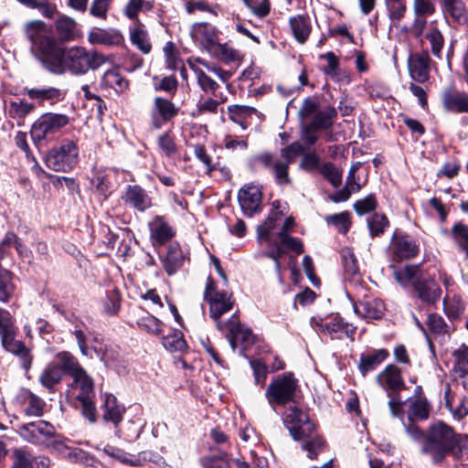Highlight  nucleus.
Masks as SVG:
<instances>
[{"mask_svg": "<svg viewBox=\"0 0 468 468\" xmlns=\"http://www.w3.org/2000/svg\"><path fill=\"white\" fill-rule=\"evenodd\" d=\"M55 30L61 42H72L83 37L77 21L66 15H60L55 21Z\"/></svg>", "mask_w": 468, "mask_h": 468, "instance_id": "f3484780", "label": "nucleus"}, {"mask_svg": "<svg viewBox=\"0 0 468 468\" xmlns=\"http://www.w3.org/2000/svg\"><path fill=\"white\" fill-rule=\"evenodd\" d=\"M420 36H423L424 39L429 42L432 55L437 58H441V50L444 47V37L437 27L435 21H431L430 24L427 23V26Z\"/></svg>", "mask_w": 468, "mask_h": 468, "instance_id": "c85d7f7f", "label": "nucleus"}, {"mask_svg": "<svg viewBox=\"0 0 468 468\" xmlns=\"http://www.w3.org/2000/svg\"><path fill=\"white\" fill-rule=\"evenodd\" d=\"M229 330V340L232 349L247 350L252 347L254 344H258L257 337L252 334L250 329L243 328L236 315L226 324Z\"/></svg>", "mask_w": 468, "mask_h": 468, "instance_id": "ddd939ff", "label": "nucleus"}, {"mask_svg": "<svg viewBox=\"0 0 468 468\" xmlns=\"http://www.w3.org/2000/svg\"><path fill=\"white\" fill-rule=\"evenodd\" d=\"M427 325L434 335H444L449 333V327L445 324L444 319L436 314H430L428 315Z\"/></svg>", "mask_w": 468, "mask_h": 468, "instance_id": "052dcab7", "label": "nucleus"}, {"mask_svg": "<svg viewBox=\"0 0 468 468\" xmlns=\"http://www.w3.org/2000/svg\"><path fill=\"white\" fill-rule=\"evenodd\" d=\"M413 11L416 18L412 25V30L416 37H420L426 26V17L433 15L436 11L435 0H414Z\"/></svg>", "mask_w": 468, "mask_h": 468, "instance_id": "a211bd4d", "label": "nucleus"}, {"mask_svg": "<svg viewBox=\"0 0 468 468\" xmlns=\"http://www.w3.org/2000/svg\"><path fill=\"white\" fill-rule=\"evenodd\" d=\"M336 116L337 112L335 108L328 106L321 111H318L314 116L310 124L318 130L328 129L333 125L334 119Z\"/></svg>", "mask_w": 468, "mask_h": 468, "instance_id": "79ce46f5", "label": "nucleus"}, {"mask_svg": "<svg viewBox=\"0 0 468 468\" xmlns=\"http://www.w3.org/2000/svg\"><path fill=\"white\" fill-rule=\"evenodd\" d=\"M183 252L177 246H170L165 257L163 259V266L168 275L174 274L183 263Z\"/></svg>", "mask_w": 468, "mask_h": 468, "instance_id": "e433bc0d", "label": "nucleus"}, {"mask_svg": "<svg viewBox=\"0 0 468 468\" xmlns=\"http://www.w3.org/2000/svg\"><path fill=\"white\" fill-rule=\"evenodd\" d=\"M98 451L101 452L103 454L110 457L113 461H117L122 463H131L129 454L122 449L107 444L101 449L98 448Z\"/></svg>", "mask_w": 468, "mask_h": 468, "instance_id": "e2e57ef3", "label": "nucleus"}, {"mask_svg": "<svg viewBox=\"0 0 468 468\" xmlns=\"http://www.w3.org/2000/svg\"><path fill=\"white\" fill-rule=\"evenodd\" d=\"M367 226L372 237L379 236L388 226V220L385 215L375 213L367 218Z\"/></svg>", "mask_w": 468, "mask_h": 468, "instance_id": "6e6d98bb", "label": "nucleus"}, {"mask_svg": "<svg viewBox=\"0 0 468 468\" xmlns=\"http://www.w3.org/2000/svg\"><path fill=\"white\" fill-rule=\"evenodd\" d=\"M213 50L214 51H211L209 55L227 64L241 59L239 51L228 44L218 42Z\"/></svg>", "mask_w": 468, "mask_h": 468, "instance_id": "a18cd8bd", "label": "nucleus"}, {"mask_svg": "<svg viewBox=\"0 0 468 468\" xmlns=\"http://www.w3.org/2000/svg\"><path fill=\"white\" fill-rule=\"evenodd\" d=\"M45 402L34 394H29L27 398V406L25 413L28 416L40 417L43 414Z\"/></svg>", "mask_w": 468, "mask_h": 468, "instance_id": "774afa93", "label": "nucleus"}, {"mask_svg": "<svg viewBox=\"0 0 468 468\" xmlns=\"http://www.w3.org/2000/svg\"><path fill=\"white\" fill-rule=\"evenodd\" d=\"M27 94L30 99L37 100L39 103L48 101L51 104L62 101L65 97V93L60 89L55 87L28 89Z\"/></svg>", "mask_w": 468, "mask_h": 468, "instance_id": "473e14b6", "label": "nucleus"}, {"mask_svg": "<svg viewBox=\"0 0 468 468\" xmlns=\"http://www.w3.org/2000/svg\"><path fill=\"white\" fill-rule=\"evenodd\" d=\"M69 123V117L61 113L47 112L33 123L30 134L35 143L49 140Z\"/></svg>", "mask_w": 468, "mask_h": 468, "instance_id": "1a4fd4ad", "label": "nucleus"}, {"mask_svg": "<svg viewBox=\"0 0 468 468\" xmlns=\"http://www.w3.org/2000/svg\"><path fill=\"white\" fill-rule=\"evenodd\" d=\"M178 112L176 105L167 99L156 97L151 110V122L155 129L173 119Z\"/></svg>", "mask_w": 468, "mask_h": 468, "instance_id": "2eb2a0df", "label": "nucleus"}, {"mask_svg": "<svg viewBox=\"0 0 468 468\" xmlns=\"http://www.w3.org/2000/svg\"><path fill=\"white\" fill-rule=\"evenodd\" d=\"M150 238L153 244H165L174 236V231L162 216H155L149 222Z\"/></svg>", "mask_w": 468, "mask_h": 468, "instance_id": "4be33fe9", "label": "nucleus"}, {"mask_svg": "<svg viewBox=\"0 0 468 468\" xmlns=\"http://www.w3.org/2000/svg\"><path fill=\"white\" fill-rule=\"evenodd\" d=\"M303 151V146L299 142H294L281 149L280 157H275L268 152L254 155L251 158L250 165L253 167L262 166L268 169L278 186H288L292 183L289 165Z\"/></svg>", "mask_w": 468, "mask_h": 468, "instance_id": "20e7f679", "label": "nucleus"}, {"mask_svg": "<svg viewBox=\"0 0 468 468\" xmlns=\"http://www.w3.org/2000/svg\"><path fill=\"white\" fill-rule=\"evenodd\" d=\"M442 104L448 112L468 113V93L446 90L442 94Z\"/></svg>", "mask_w": 468, "mask_h": 468, "instance_id": "a878e982", "label": "nucleus"}, {"mask_svg": "<svg viewBox=\"0 0 468 468\" xmlns=\"http://www.w3.org/2000/svg\"><path fill=\"white\" fill-rule=\"evenodd\" d=\"M102 410L103 420L117 426L122 420L125 409L118 403L117 399L113 395L105 394Z\"/></svg>", "mask_w": 468, "mask_h": 468, "instance_id": "c756f323", "label": "nucleus"}, {"mask_svg": "<svg viewBox=\"0 0 468 468\" xmlns=\"http://www.w3.org/2000/svg\"><path fill=\"white\" fill-rule=\"evenodd\" d=\"M429 416V406L426 400L415 399L409 401L408 418L410 421L425 420Z\"/></svg>", "mask_w": 468, "mask_h": 468, "instance_id": "8fccbe9b", "label": "nucleus"}, {"mask_svg": "<svg viewBox=\"0 0 468 468\" xmlns=\"http://www.w3.org/2000/svg\"><path fill=\"white\" fill-rule=\"evenodd\" d=\"M24 34L31 44V55L42 67L58 43V39L51 35L48 26L39 19L27 21L24 25Z\"/></svg>", "mask_w": 468, "mask_h": 468, "instance_id": "423d86ee", "label": "nucleus"}, {"mask_svg": "<svg viewBox=\"0 0 468 468\" xmlns=\"http://www.w3.org/2000/svg\"><path fill=\"white\" fill-rule=\"evenodd\" d=\"M421 452L436 464L442 463L447 455L462 460L468 453V437L455 433L452 427L438 421L430 427Z\"/></svg>", "mask_w": 468, "mask_h": 468, "instance_id": "f03ea898", "label": "nucleus"}, {"mask_svg": "<svg viewBox=\"0 0 468 468\" xmlns=\"http://www.w3.org/2000/svg\"><path fill=\"white\" fill-rule=\"evenodd\" d=\"M271 209L266 219L257 228V239L259 242H265L267 245H277L278 233L284 221L283 214L280 210V202L273 201Z\"/></svg>", "mask_w": 468, "mask_h": 468, "instance_id": "9d476101", "label": "nucleus"}, {"mask_svg": "<svg viewBox=\"0 0 468 468\" xmlns=\"http://www.w3.org/2000/svg\"><path fill=\"white\" fill-rule=\"evenodd\" d=\"M238 200L245 216L259 214L261 211L262 187L253 183L245 184L238 192Z\"/></svg>", "mask_w": 468, "mask_h": 468, "instance_id": "f8f14e48", "label": "nucleus"}, {"mask_svg": "<svg viewBox=\"0 0 468 468\" xmlns=\"http://www.w3.org/2000/svg\"><path fill=\"white\" fill-rule=\"evenodd\" d=\"M102 82L117 92H122L128 87V80L116 69L107 70L102 76Z\"/></svg>", "mask_w": 468, "mask_h": 468, "instance_id": "de8ad7c7", "label": "nucleus"}, {"mask_svg": "<svg viewBox=\"0 0 468 468\" xmlns=\"http://www.w3.org/2000/svg\"><path fill=\"white\" fill-rule=\"evenodd\" d=\"M61 355L58 359L62 363L66 374L73 378L72 386L80 390L77 399L80 403L81 413L90 422L94 423L97 420V415L96 407L93 402V381L71 353H61Z\"/></svg>", "mask_w": 468, "mask_h": 468, "instance_id": "7ed1b4c3", "label": "nucleus"}, {"mask_svg": "<svg viewBox=\"0 0 468 468\" xmlns=\"http://www.w3.org/2000/svg\"><path fill=\"white\" fill-rule=\"evenodd\" d=\"M450 235L458 249L464 253L465 259L468 260V225L463 222L455 223Z\"/></svg>", "mask_w": 468, "mask_h": 468, "instance_id": "ea45409f", "label": "nucleus"}, {"mask_svg": "<svg viewBox=\"0 0 468 468\" xmlns=\"http://www.w3.org/2000/svg\"><path fill=\"white\" fill-rule=\"evenodd\" d=\"M420 269L418 266L413 265H407L399 270L394 271V277L398 282L400 284H407L409 282H412L414 284V282Z\"/></svg>", "mask_w": 468, "mask_h": 468, "instance_id": "13d9d810", "label": "nucleus"}, {"mask_svg": "<svg viewBox=\"0 0 468 468\" xmlns=\"http://www.w3.org/2000/svg\"><path fill=\"white\" fill-rule=\"evenodd\" d=\"M24 330L28 337L33 338V333H37L40 338L48 343L53 327L47 321L38 319L33 323L25 324Z\"/></svg>", "mask_w": 468, "mask_h": 468, "instance_id": "37998d69", "label": "nucleus"}, {"mask_svg": "<svg viewBox=\"0 0 468 468\" xmlns=\"http://www.w3.org/2000/svg\"><path fill=\"white\" fill-rule=\"evenodd\" d=\"M122 198L125 204L139 211H144L152 205L151 197L146 191L137 185L128 186Z\"/></svg>", "mask_w": 468, "mask_h": 468, "instance_id": "5701e85b", "label": "nucleus"}, {"mask_svg": "<svg viewBox=\"0 0 468 468\" xmlns=\"http://www.w3.org/2000/svg\"><path fill=\"white\" fill-rule=\"evenodd\" d=\"M106 63V58L95 49L84 46H66L58 41L42 68L50 74L62 76L69 73L83 76L95 71Z\"/></svg>", "mask_w": 468, "mask_h": 468, "instance_id": "f257e3e1", "label": "nucleus"}, {"mask_svg": "<svg viewBox=\"0 0 468 468\" xmlns=\"http://www.w3.org/2000/svg\"><path fill=\"white\" fill-rule=\"evenodd\" d=\"M158 148L165 157H172L177 153V146L171 133L165 132L157 139Z\"/></svg>", "mask_w": 468, "mask_h": 468, "instance_id": "5fc2aeb1", "label": "nucleus"}, {"mask_svg": "<svg viewBox=\"0 0 468 468\" xmlns=\"http://www.w3.org/2000/svg\"><path fill=\"white\" fill-rule=\"evenodd\" d=\"M130 39L143 53L148 54L151 51L152 45L149 41L148 34L143 28L141 23H138L136 27L131 29Z\"/></svg>", "mask_w": 468, "mask_h": 468, "instance_id": "c03bdc74", "label": "nucleus"}, {"mask_svg": "<svg viewBox=\"0 0 468 468\" xmlns=\"http://www.w3.org/2000/svg\"><path fill=\"white\" fill-rule=\"evenodd\" d=\"M392 250L398 261L412 258L418 253V246L406 236L395 235L392 239Z\"/></svg>", "mask_w": 468, "mask_h": 468, "instance_id": "cd10ccee", "label": "nucleus"}, {"mask_svg": "<svg viewBox=\"0 0 468 468\" xmlns=\"http://www.w3.org/2000/svg\"><path fill=\"white\" fill-rule=\"evenodd\" d=\"M388 353H370L362 355L358 368L363 376L367 372L374 370L379 366L387 357Z\"/></svg>", "mask_w": 468, "mask_h": 468, "instance_id": "09e8293b", "label": "nucleus"}, {"mask_svg": "<svg viewBox=\"0 0 468 468\" xmlns=\"http://www.w3.org/2000/svg\"><path fill=\"white\" fill-rule=\"evenodd\" d=\"M60 356H62L61 353H58L56 363L48 365L40 376L41 384L49 390L53 389V387L60 381L62 375L66 373L58 359Z\"/></svg>", "mask_w": 468, "mask_h": 468, "instance_id": "72a5a7b5", "label": "nucleus"}, {"mask_svg": "<svg viewBox=\"0 0 468 468\" xmlns=\"http://www.w3.org/2000/svg\"><path fill=\"white\" fill-rule=\"evenodd\" d=\"M154 7V1L149 0H128L123 7V14L131 20L140 23L138 15L143 11H150Z\"/></svg>", "mask_w": 468, "mask_h": 468, "instance_id": "a19ab883", "label": "nucleus"}, {"mask_svg": "<svg viewBox=\"0 0 468 468\" xmlns=\"http://www.w3.org/2000/svg\"><path fill=\"white\" fill-rule=\"evenodd\" d=\"M55 428L45 420H37L18 426L17 433L25 441L33 444L48 442L55 435Z\"/></svg>", "mask_w": 468, "mask_h": 468, "instance_id": "9b49d317", "label": "nucleus"}, {"mask_svg": "<svg viewBox=\"0 0 468 468\" xmlns=\"http://www.w3.org/2000/svg\"><path fill=\"white\" fill-rule=\"evenodd\" d=\"M250 364L253 371L255 384L263 387L268 375L267 366L259 359L250 360Z\"/></svg>", "mask_w": 468, "mask_h": 468, "instance_id": "69168bd1", "label": "nucleus"}, {"mask_svg": "<svg viewBox=\"0 0 468 468\" xmlns=\"http://www.w3.org/2000/svg\"><path fill=\"white\" fill-rule=\"evenodd\" d=\"M283 422L294 440L310 438V441L303 445V449L308 452L310 459L314 458L324 442L319 437H312L314 424L310 420L308 415L297 407L292 406L286 410Z\"/></svg>", "mask_w": 468, "mask_h": 468, "instance_id": "39448f33", "label": "nucleus"}, {"mask_svg": "<svg viewBox=\"0 0 468 468\" xmlns=\"http://www.w3.org/2000/svg\"><path fill=\"white\" fill-rule=\"evenodd\" d=\"M298 389V379L293 373L286 372L277 376L268 386L265 396L269 405L275 410L277 405L293 402Z\"/></svg>", "mask_w": 468, "mask_h": 468, "instance_id": "0eeeda50", "label": "nucleus"}, {"mask_svg": "<svg viewBox=\"0 0 468 468\" xmlns=\"http://www.w3.org/2000/svg\"><path fill=\"white\" fill-rule=\"evenodd\" d=\"M293 228V218H286L281 227V229L277 231L279 237L278 242L282 248L283 247L292 251H294L297 254H301L303 252V244L302 240L298 238H294L289 235V233L292 231Z\"/></svg>", "mask_w": 468, "mask_h": 468, "instance_id": "aec40b11", "label": "nucleus"}, {"mask_svg": "<svg viewBox=\"0 0 468 468\" xmlns=\"http://www.w3.org/2000/svg\"><path fill=\"white\" fill-rule=\"evenodd\" d=\"M79 149L70 140H65L58 147L48 151L45 157L47 166L57 172H68L78 164Z\"/></svg>", "mask_w": 468, "mask_h": 468, "instance_id": "6e6552de", "label": "nucleus"}, {"mask_svg": "<svg viewBox=\"0 0 468 468\" xmlns=\"http://www.w3.org/2000/svg\"><path fill=\"white\" fill-rule=\"evenodd\" d=\"M450 235L458 249L464 253L465 259L468 260V225L463 222L455 223Z\"/></svg>", "mask_w": 468, "mask_h": 468, "instance_id": "58836bf2", "label": "nucleus"}, {"mask_svg": "<svg viewBox=\"0 0 468 468\" xmlns=\"http://www.w3.org/2000/svg\"><path fill=\"white\" fill-rule=\"evenodd\" d=\"M325 220L343 234H346L351 227L350 213L347 211L329 215Z\"/></svg>", "mask_w": 468, "mask_h": 468, "instance_id": "864d4df0", "label": "nucleus"}, {"mask_svg": "<svg viewBox=\"0 0 468 468\" xmlns=\"http://www.w3.org/2000/svg\"><path fill=\"white\" fill-rule=\"evenodd\" d=\"M188 65L195 74L199 88L205 93L218 97L216 90L219 85L208 75H207L201 69H199L194 62L188 61Z\"/></svg>", "mask_w": 468, "mask_h": 468, "instance_id": "c9c22d12", "label": "nucleus"}, {"mask_svg": "<svg viewBox=\"0 0 468 468\" xmlns=\"http://www.w3.org/2000/svg\"><path fill=\"white\" fill-rule=\"evenodd\" d=\"M12 468H49L50 461L44 455H35L26 449H16L12 453Z\"/></svg>", "mask_w": 468, "mask_h": 468, "instance_id": "dca6fc26", "label": "nucleus"}, {"mask_svg": "<svg viewBox=\"0 0 468 468\" xmlns=\"http://www.w3.org/2000/svg\"><path fill=\"white\" fill-rule=\"evenodd\" d=\"M320 173L326 178L333 186H340L342 182L341 171L332 163L327 162L321 165Z\"/></svg>", "mask_w": 468, "mask_h": 468, "instance_id": "bf43d9fd", "label": "nucleus"}, {"mask_svg": "<svg viewBox=\"0 0 468 468\" xmlns=\"http://www.w3.org/2000/svg\"><path fill=\"white\" fill-rule=\"evenodd\" d=\"M228 112L229 114V119L232 122L239 124L242 127V129H245L246 126L243 124L242 119L246 116L251 115L253 112H256V109L247 105L233 104L228 106Z\"/></svg>", "mask_w": 468, "mask_h": 468, "instance_id": "603ef678", "label": "nucleus"}, {"mask_svg": "<svg viewBox=\"0 0 468 468\" xmlns=\"http://www.w3.org/2000/svg\"><path fill=\"white\" fill-rule=\"evenodd\" d=\"M15 292L12 274L5 269L0 268V302H7Z\"/></svg>", "mask_w": 468, "mask_h": 468, "instance_id": "3c124183", "label": "nucleus"}, {"mask_svg": "<svg viewBox=\"0 0 468 468\" xmlns=\"http://www.w3.org/2000/svg\"><path fill=\"white\" fill-rule=\"evenodd\" d=\"M377 207V200L375 195L371 194L367 197L357 200L354 204V209L355 211L359 215H365L367 214Z\"/></svg>", "mask_w": 468, "mask_h": 468, "instance_id": "338daca9", "label": "nucleus"}, {"mask_svg": "<svg viewBox=\"0 0 468 468\" xmlns=\"http://www.w3.org/2000/svg\"><path fill=\"white\" fill-rule=\"evenodd\" d=\"M88 41L91 45L118 46L122 42V36L117 30L95 29L88 34Z\"/></svg>", "mask_w": 468, "mask_h": 468, "instance_id": "7c9ffc66", "label": "nucleus"}, {"mask_svg": "<svg viewBox=\"0 0 468 468\" xmlns=\"http://www.w3.org/2000/svg\"><path fill=\"white\" fill-rule=\"evenodd\" d=\"M341 258L346 280L354 285H358L361 281L356 258L351 248L346 247L341 250Z\"/></svg>", "mask_w": 468, "mask_h": 468, "instance_id": "393cba45", "label": "nucleus"}, {"mask_svg": "<svg viewBox=\"0 0 468 468\" xmlns=\"http://www.w3.org/2000/svg\"><path fill=\"white\" fill-rule=\"evenodd\" d=\"M207 301L209 303L210 316L217 321L218 327L222 329L223 325L218 322V319L223 314L231 310L233 306L231 295L227 292H216L213 297Z\"/></svg>", "mask_w": 468, "mask_h": 468, "instance_id": "412c9836", "label": "nucleus"}, {"mask_svg": "<svg viewBox=\"0 0 468 468\" xmlns=\"http://www.w3.org/2000/svg\"><path fill=\"white\" fill-rule=\"evenodd\" d=\"M121 296L117 289H112L107 292L103 301V307L106 313L115 314L120 308Z\"/></svg>", "mask_w": 468, "mask_h": 468, "instance_id": "680f3d73", "label": "nucleus"}, {"mask_svg": "<svg viewBox=\"0 0 468 468\" xmlns=\"http://www.w3.org/2000/svg\"><path fill=\"white\" fill-rule=\"evenodd\" d=\"M378 381L383 388L392 391L401 390L405 387L400 371L393 365L388 366L378 376Z\"/></svg>", "mask_w": 468, "mask_h": 468, "instance_id": "2f4dec72", "label": "nucleus"}, {"mask_svg": "<svg viewBox=\"0 0 468 468\" xmlns=\"http://www.w3.org/2000/svg\"><path fill=\"white\" fill-rule=\"evenodd\" d=\"M430 56L428 52L410 55L408 69L410 78L416 82H426L430 78Z\"/></svg>", "mask_w": 468, "mask_h": 468, "instance_id": "6ab92c4d", "label": "nucleus"}, {"mask_svg": "<svg viewBox=\"0 0 468 468\" xmlns=\"http://www.w3.org/2000/svg\"><path fill=\"white\" fill-rule=\"evenodd\" d=\"M450 235L458 249L464 253L465 259L468 260V225L463 222L455 223Z\"/></svg>", "mask_w": 468, "mask_h": 468, "instance_id": "4c0bfd02", "label": "nucleus"}, {"mask_svg": "<svg viewBox=\"0 0 468 468\" xmlns=\"http://www.w3.org/2000/svg\"><path fill=\"white\" fill-rule=\"evenodd\" d=\"M191 37L209 54L219 42L218 29L207 23H195L191 27Z\"/></svg>", "mask_w": 468, "mask_h": 468, "instance_id": "4468645a", "label": "nucleus"}, {"mask_svg": "<svg viewBox=\"0 0 468 468\" xmlns=\"http://www.w3.org/2000/svg\"><path fill=\"white\" fill-rule=\"evenodd\" d=\"M418 296L425 303H433L441 296V289L433 279H420L414 282Z\"/></svg>", "mask_w": 468, "mask_h": 468, "instance_id": "bb28decb", "label": "nucleus"}, {"mask_svg": "<svg viewBox=\"0 0 468 468\" xmlns=\"http://www.w3.org/2000/svg\"><path fill=\"white\" fill-rule=\"evenodd\" d=\"M355 312L367 320L379 319L384 314V303L379 299L368 298L354 304Z\"/></svg>", "mask_w": 468, "mask_h": 468, "instance_id": "b1692460", "label": "nucleus"}, {"mask_svg": "<svg viewBox=\"0 0 468 468\" xmlns=\"http://www.w3.org/2000/svg\"><path fill=\"white\" fill-rule=\"evenodd\" d=\"M289 24L296 41L300 44H303L308 39L312 30L309 19L303 15H298L292 16L289 19Z\"/></svg>", "mask_w": 468, "mask_h": 468, "instance_id": "f704fd0d", "label": "nucleus"}, {"mask_svg": "<svg viewBox=\"0 0 468 468\" xmlns=\"http://www.w3.org/2000/svg\"><path fill=\"white\" fill-rule=\"evenodd\" d=\"M388 16L392 21H399L406 13L405 0H388Z\"/></svg>", "mask_w": 468, "mask_h": 468, "instance_id": "0e129e2a", "label": "nucleus"}, {"mask_svg": "<svg viewBox=\"0 0 468 468\" xmlns=\"http://www.w3.org/2000/svg\"><path fill=\"white\" fill-rule=\"evenodd\" d=\"M226 100L227 97L222 94L217 99L212 97L200 99L197 103V110L194 115L217 114L220 103L224 102Z\"/></svg>", "mask_w": 468, "mask_h": 468, "instance_id": "49530a36", "label": "nucleus"}, {"mask_svg": "<svg viewBox=\"0 0 468 468\" xmlns=\"http://www.w3.org/2000/svg\"><path fill=\"white\" fill-rule=\"evenodd\" d=\"M162 344L166 350L170 351H184L186 348V343L181 332H175L165 336Z\"/></svg>", "mask_w": 468, "mask_h": 468, "instance_id": "4d7b16f0", "label": "nucleus"}]
</instances>
